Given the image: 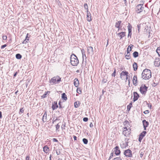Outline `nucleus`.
<instances>
[{"label": "nucleus", "mask_w": 160, "mask_h": 160, "mask_svg": "<svg viewBox=\"0 0 160 160\" xmlns=\"http://www.w3.org/2000/svg\"><path fill=\"white\" fill-rule=\"evenodd\" d=\"M142 78L145 80L148 79L151 77V71L148 69H145L142 73Z\"/></svg>", "instance_id": "f257e3e1"}, {"label": "nucleus", "mask_w": 160, "mask_h": 160, "mask_svg": "<svg viewBox=\"0 0 160 160\" xmlns=\"http://www.w3.org/2000/svg\"><path fill=\"white\" fill-rule=\"evenodd\" d=\"M70 62L73 66H77L79 63V61L77 56L74 54H72L70 57Z\"/></svg>", "instance_id": "f03ea898"}, {"label": "nucleus", "mask_w": 160, "mask_h": 160, "mask_svg": "<svg viewBox=\"0 0 160 160\" xmlns=\"http://www.w3.org/2000/svg\"><path fill=\"white\" fill-rule=\"evenodd\" d=\"M128 73L127 72L123 71L120 74V77L122 80H125L126 79L125 82H126L128 80L129 84L130 83V80L129 79H128Z\"/></svg>", "instance_id": "7ed1b4c3"}, {"label": "nucleus", "mask_w": 160, "mask_h": 160, "mask_svg": "<svg viewBox=\"0 0 160 160\" xmlns=\"http://www.w3.org/2000/svg\"><path fill=\"white\" fill-rule=\"evenodd\" d=\"M61 81V78L58 76H57L51 79L50 81V83L53 84H58Z\"/></svg>", "instance_id": "20e7f679"}, {"label": "nucleus", "mask_w": 160, "mask_h": 160, "mask_svg": "<svg viewBox=\"0 0 160 160\" xmlns=\"http://www.w3.org/2000/svg\"><path fill=\"white\" fill-rule=\"evenodd\" d=\"M148 87H147L145 84H142L140 88V91L142 94L145 95L148 90Z\"/></svg>", "instance_id": "39448f33"}, {"label": "nucleus", "mask_w": 160, "mask_h": 160, "mask_svg": "<svg viewBox=\"0 0 160 160\" xmlns=\"http://www.w3.org/2000/svg\"><path fill=\"white\" fill-rule=\"evenodd\" d=\"M143 6V4H140L137 6L136 12L137 13H140L143 10L144 7L142 6Z\"/></svg>", "instance_id": "423d86ee"}, {"label": "nucleus", "mask_w": 160, "mask_h": 160, "mask_svg": "<svg viewBox=\"0 0 160 160\" xmlns=\"http://www.w3.org/2000/svg\"><path fill=\"white\" fill-rule=\"evenodd\" d=\"M132 151L130 149H127L124 152V154L127 157H132Z\"/></svg>", "instance_id": "0eeeda50"}, {"label": "nucleus", "mask_w": 160, "mask_h": 160, "mask_svg": "<svg viewBox=\"0 0 160 160\" xmlns=\"http://www.w3.org/2000/svg\"><path fill=\"white\" fill-rule=\"evenodd\" d=\"M146 133L147 132L146 131H143L140 134L138 139V140L140 142H141L143 137L145 136Z\"/></svg>", "instance_id": "6e6552de"}, {"label": "nucleus", "mask_w": 160, "mask_h": 160, "mask_svg": "<svg viewBox=\"0 0 160 160\" xmlns=\"http://www.w3.org/2000/svg\"><path fill=\"white\" fill-rule=\"evenodd\" d=\"M88 52V53L91 55L94 54L93 48L91 46L88 47L87 48Z\"/></svg>", "instance_id": "1a4fd4ad"}, {"label": "nucleus", "mask_w": 160, "mask_h": 160, "mask_svg": "<svg viewBox=\"0 0 160 160\" xmlns=\"http://www.w3.org/2000/svg\"><path fill=\"white\" fill-rule=\"evenodd\" d=\"M114 149V152H115V154L117 155H119L120 154V151L118 146H116Z\"/></svg>", "instance_id": "9d476101"}, {"label": "nucleus", "mask_w": 160, "mask_h": 160, "mask_svg": "<svg viewBox=\"0 0 160 160\" xmlns=\"http://www.w3.org/2000/svg\"><path fill=\"white\" fill-rule=\"evenodd\" d=\"M154 65L156 67H159L160 65V59L159 58H156L154 62Z\"/></svg>", "instance_id": "9b49d317"}, {"label": "nucleus", "mask_w": 160, "mask_h": 160, "mask_svg": "<svg viewBox=\"0 0 160 160\" xmlns=\"http://www.w3.org/2000/svg\"><path fill=\"white\" fill-rule=\"evenodd\" d=\"M142 123L144 128V130H146V128L149 125V122L145 120L144 119L142 121Z\"/></svg>", "instance_id": "f8f14e48"}, {"label": "nucleus", "mask_w": 160, "mask_h": 160, "mask_svg": "<svg viewBox=\"0 0 160 160\" xmlns=\"http://www.w3.org/2000/svg\"><path fill=\"white\" fill-rule=\"evenodd\" d=\"M132 26L130 25V24L129 23V25L128 26V37H130L131 38L132 35Z\"/></svg>", "instance_id": "ddd939ff"}, {"label": "nucleus", "mask_w": 160, "mask_h": 160, "mask_svg": "<svg viewBox=\"0 0 160 160\" xmlns=\"http://www.w3.org/2000/svg\"><path fill=\"white\" fill-rule=\"evenodd\" d=\"M134 98L133 101L134 102L137 101L139 97V94L136 92H134L133 93Z\"/></svg>", "instance_id": "4468645a"}, {"label": "nucleus", "mask_w": 160, "mask_h": 160, "mask_svg": "<svg viewBox=\"0 0 160 160\" xmlns=\"http://www.w3.org/2000/svg\"><path fill=\"white\" fill-rule=\"evenodd\" d=\"M43 151L46 153H48L50 151L49 148L47 145H45L43 148Z\"/></svg>", "instance_id": "2eb2a0df"}, {"label": "nucleus", "mask_w": 160, "mask_h": 160, "mask_svg": "<svg viewBox=\"0 0 160 160\" xmlns=\"http://www.w3.org/2000/svg\"><path fill=\"white\" fill-rule=\"evenodd\" d=\"M117 35L118 36H119L120 38V39H121L125 36L126 33L125 32H122L118 33Z\"/></svg>", "instance_id": "dca6fc26"}, {"label": "nucleus", "mask_w": 160, "mask_h": 160, "mask_svg": "<svg viewBox=\"0 0 160 160\" xmlns=\"http://www.w3.org/2000/svg\"><path fill=\"white\" fill-rule=\"evenodd\" d=\"M133 84L135 86L138 85L137 76H134L132 80Z\"/></svg>", "instance_id": "f3484780"}, {"label": "nucleus", "mask_w": 160, "mask_h": 160, "mask_svg": "<svg viewBox=\"0 0 160 160\" xmlns=\"http://www.w3.org/2000/svg\"><path fill=\"white\" fill-rule=\"evenodd\" d=\"M74 84L75 87H78L79 84V81L78 79L76 78L74 79Z\"/></svg>", "instance_id": "a211bd4d"}, {"label": "nucleus", "mask_w": 160, "mask_h": 160, "mask_svg": "<svg viewBox=\"0 0 160 160\" xmlns=\"http://www.w3.org/2000/svg\"><path fill=\"white\" fill-rule=\"evenodd\" d=\"M58 106L57 104V102L55 101L54 102V104L52 103V108L53 110H54L55 109L58 108Z\"/></svg>", "instance_id": "6ab92c4d"}, {"label": "nucleus", "mask_w": 160, "mask_h": 160, "mask_svg": "<svg viewBox=\"0 0 160 160\" xmlns=\"http://www.w3.org/2000/svg\"><path fill=\"white\" fill-rule=\"evenodd\" d=\"M87 20L89 22H90L92 20L91 14L89 12H87Z\"/></svg>", "instance_id": "aec40b11"}, {"label": "nucleus", "mask_w": 160, "mask_h": 160, "mask_svg": "<svg viewBox=\"0 0 160 160\" xmlns=\"http://www.w3.org/2000/svg\"><path fill=\"white\" fill-rule=\"evenodd\" d=\"M122 22V21H119L116 22L115 23V27L116 28H118L121 27H120V24Z\"/></svg>", "instance_id": "412c9836"}, {"label": "nucleus", "mask_w": 160, "mask_h": 160, "mask_svg": "<svg viewBox=\"0 0 160 160\" xmlns=\"http://www.w3.org/2000/svg\"><path fill=\"white\" fill-rule=\"evenodd\" d=\"M80 104V102L79 101H76L74 103V107L75 108H77L79 106Z\"/></svg>", "instance_id": "4be33fe9"}, {"label": "nucleus", "mask_w": 160, "mask_h": 160, "mask_svg": "<svg viewBox=\"0 0 160 160\" xmlns=\"http://www.w3.org/2000/svg\"><path fill=\"white\" fill-rule=\"evenodd\" d=\"M133 68L134 71H136L138 68V65L137 63L134 62L133 64Z\"/></svg>", "instance_id": "5701e85b"}, {"label": "nucleus", "mask_w": 160, "mask_h": 160, "mask_svg": "<svg viewBox=\"0 0 160 160\" xmlns=\"http://www.w3.org/2000/svg\"><path fill=\"white\" fill-rule=\"evenodd\" d=\"M62 99L65 101L67 99V96L65 93H63L62 94Z\"/></svg>", "instance_id": "b1692460"}, {"label": "nucleus", "mask_w": 160, "mask_h": 160, "mask_svg": "<svg viewBox=\"0 0 160 160\" xmlns=\"http://www.w3.org/2000/svg\"><path fill=\"white\" fill-rule=\"evenodd\" d=\"M42 120L43 122H46L47 120V116L46 115H43Z\"/></svg>", "instance_id": "393cba45"}, {"label": "nucleus", "mask_w": 160, "mask_h": 160, "mask_svg": "<svg viewBox=\"0 0 160 160\" xmlns=\"http://www.w3.org/2000/svg\"><path fill=\"white\" fill-rule=\"evenodd\" d=\"M126 58L127 59H129L131 58L130 54L129 52H127V54L125 56Z\"/></svg>", "instance_id": "a878e982"}, {"label": "nucleus", "mask_w": 160, "mask_h": 160, "mask_svg": "<svg viewBox=\"0 0 160 160\" xmlns=\"http://www.w3.org/2000/svg\"><path fill=\"white\" fill-rule=\"evenodd\" d=\"M133 56L134 58H136L138 56V53L137 51H135L133 53Z\"/></svg>", "instance_id": "bb28decb"}, {"label": "nucleus", "mask_w": 160, "mask_h": 160, "mask_svg": "<svg viewBox=\"0 0 160 160\" xmlns=\"http://www.w3.org/2000/svg\"><path fill=\"white\" fill-rule=\"evenodd\" d=\"M132 102H130L129 105L128 106H127V110L128 111H129L130 110L131 108L132 107Z\"/></svg>", "instance_id": "cd10ccee"}, {"label": "nucleus", "mask_w": 160, "mask_h": 160, "mask_svg": "<svg viewBox=\"0 0 160 160\" xmlns=\"http://www.w3.org/2000/svg\"><path fill=\"white\" fill-rule=\"evenodd\" d=\"M22 55L19 53L17 54L16 55V58L18 59H20L22 58Z\"/></svg>", "instance_id": "c85d7f7f"}, {"label": "nucleus", "mask_w": 160, "mask_h": 160, "mask_svg": "<svg viewBox=\"0 0 160 160\" xmlns=\"http://www.w3.org/2000/svg\"><path fill=\"white\" fill-rule=\"evenodd\" d=\"M126 131H128V129L126 127H124V130L123 132V133L125 136H126Z\"/></svg>", "instance_id": "c756f323"}, {"label": "nucleus", "mask_w": 160, "mask_h": 160, "mask_svg": "<svg viewBox=\"0 0 160 160\" xmlns=\"http://www.w3.org/2000/svg\"><path fill=\"white\" fill-rule=\"evenodd\" d=\"M156 51L158 53V56L160 57V47H158V48Z\"/></svg>", "instance_id": "7c9ffc66"}, {"label": "nucleus", "mask_w": 160, "mask_h": 160, "mask_svg": "<svg viewBox=\"0 0 160 160\" xmlns=\"http://www.w3.org/2000/svg\"><path fill=\"white\" fill-rule=\"evenodd\" d=\"M84 8L85 9H86L87 12H88V4L87 3H85L84 5Z\"/></svg>", "instance_id": "2f4dec72"}, {"label": "nucleus", "mask_w": 160, "mask_h": 160, "mask_svg": "<svg viewBox=\"0 0 160 160\" xmlns=\"http://www.w3.org/2000/svg\"><path fill=\"white\" fill-rule=\"evenodd\" d=\"M82 141L84 143L86 144H87L88 143V140L85 138H84L82 139Z\"/></svg>", "instance_id": "473e14b6"}, {"label": "nucleus", "mask_w": 160, "mask_h": 160, "mask_svg": "<svg viewBox=\"0 0 160 160\" xmlns=\"http://www.w3.org/2000/svg\"><path fill=\"white\" fill-rule=\"evenodd\" d=\"M77 92L79 94H80L82 93L81 90L80 88H77Z\"/></svg>", "instance_id": "72a5a7b5"}, {"label": "nucleus", "mask_w": 160, "mask_h": 160, "mask_svg": "<svg viewBox=\"0 0 160 160\" xmlns=\"http://www.w3.org/2000/svg\"><path fill=\"white\" fill-rule=\"evenodd\" d=\"M50 92H48V91L45 92V93L42 96V98H44L45 97H46V95H47V94L48 93H49Z\"/></svg>", "instance_id": "f704fd0d"}, {"label": "nucleus", "mask_w": 160, "mask_h": 160, "mask_svg": "<svg viewBox=\"0 0 160 160\" xmlns=\"http://www.w3.org/2000/svg\"><path fill=\"white\" fill-rule=\"evenodd\" d=\"M56 153L57 155H59L60 153V149H56Z\"/></svg>", "instance_id": "c9c22d12"}, {"label": "nucleus", "mask_w": 160, "mask_h": 160, "mask_svg": "<svg viewBox=\"0 0 160 160\" xmlns=\"http://www.w3.org/2000/svg\"><path fill=\"white\" fill-rule=\"evenodd\" d=\"M60 127V126L58 124H57L56 125V130H58V129Z\"/></svg>", "instance_id": "e433bc0d"}, {"label": "nucleus", "mask_w": 160, "mask_h": 160, "mask_svg": "<svg viewBox=\"0 0 160 160\" xmlns=\"http://www.w3.org/2000/svg\"><path fill=\"white\" fill-rule=\"evenodd\" d=\"M116 72V70L115 68L113 73L112 74V76L115 77V76Z\"/></svg>", "instance_id": "4c0bfd02"}, {"label": "nucleus", "mask_w": 160, "mask_h": 160, "mask_svg": "<svg viewBox=\"0 0 160 160\" xmlns=\"http://www.w3.org/2000/svg\"><path fill=\"white\" fill-rule=\"evenodd\" d=\"M82 55V58H83V62L84 61V58H85V60L86 59L87 57H86V55L85 54H83Z\"/></svg>", "instance_id": "58836bf2"}, {"label": "nucleus", "mask_w": 160, "mask_h": 160, "mask_svg": "<svg viewBox=\"0 0 160 160\" xmlns=\"http://www.w3.org/2000/svg\"><path fill=\"white\" fill-rule=\"evenodd\" d=\"M158 84V82L155 83V82H153L152 84V86L154 87H155Z\"/></svg>", "instance_id": "ea45409f"}, {"label": "nucleus", "mask_w": 160, "mask_h": 160, "mask_svg": "<svg viewBox=\"0 0 160 160\" xmlns=\"http://www.w3.org/2000/svg\"><path fill=\"white\" fill-rule=\"evenodd\" d=\"M133 45L132 44H131L130 46H129L128 47V48H130V49H129V51H131V50H132V47H133Z\"/></svg>", "instance_id": "a19ab883"}, {"label": "nucleus", "mask_w": 160, "mask_h": 160, "mask_svg": "<svg viewBox=\"0 0 160 160\" xmlns=\"http://www.w3.org/2000/svg\"><path fill=\"white\" fill-rule=\"evenodd\" d=\"M88 120V118H83V121L84 122H87Z\"/></svg>", "instance_id": "79ce46f5"}, {"label": "nucleus", "mask_w": 160, "mask_h": 160, "mask_svg": "<svg viewBox=\"0 0 160 160\" xmlns=\"http://www.w3.org/2000/svg\"><path fill=\"white\" fill-rule=\"evenodd\" d=\"M2 38L4 40H6L7 38V36L5 35H3Z\"/></svg>", "instance_id": "37998d69"}, {"label": "nucleus", "mask_w": 160, "mask_h": 160, "mask_svg": "<svg viewBox=\"0 0 160 160\" xmlns=\"http://www.w3.org/2000/svg\"><path fill=\"white\" fill-rule=\"evenodd\" d=\"M143 113L145 114H147L149 113V111L148 110H147L143 112Z\"/></svg>", "instance_id": "c03bdc74"}, {"label": "nucleus", "mask_w": 160, "mask_h": 160, "mask_svg": "<svg viewBox=\"0 0 160 160\" xmlns=\"http://www.w3.org/2000/svg\"><path fill=\"white\" fill-rule=\"evenodd\" d=\"M113 160H122L120 158H114Z\"/></svg>", "instance_id": "a18cd8bd"}, {"label": "nucleus", "mask_w": 160, "mask_h": 160, "mask_svg": "<svg viewBox=\"0 0 160 160\" xmlns=\"http://www.w3.org/2000/svg\"><path fill=\"white\" fill-rule=\"evenodd\" d=\"M28 33L27 35V36L26 37V39H25V40L27 41H28L29 40V38L28 37Z\"/></svg>", "instance_id": "49530a36"}, {"label": "nucleus", "mask_w": 160, "mask_h": 160, "mask_svg": "<svg viewBox=\"0 0 160 160\" xmlns=\"http://www.w3.org/2000/svg\"><path fill=\"white\" fill-rule=\"evenodd\" d=\"M113 153H112L111 154V155H110V156L109 158V159H108V160H110V159L112 158V157L113 156Z\"/></svg>", "instance_id": "de8ad7c7"}, {"label": "nucleus", "mask_w": 160, "mask_h": 160, "mask_svg": "<svg viewBox=\"0 0 160 160\" xmlns=\"http://www.w3.org/2000/svg\"><path fill=\"white\" fill-rule=\"evenodd\" d=\"M6 46H7V45H6V44H4V45H2L1 46V48H2V49L3 48H5V47H6Z\"/></svg>", "instance_id": "09e8293b"}, {"label": "nucleus", "mask_w": 160, "mask_h": 160, "mask_svg": "<svg viewBox=\"0 0 160 160\" xmlns=\"http://www.w3.org/2000/svg\"><path fill=\"white\" fill-rule=\"evenodd\" d=\"M30 157L29 156H27L26 158V160H29Z\"/></svg>", "instance_id": "8fccbe9b"}, {"label": "nucleus", "mask_w": 160, "mask_h": 160, "mask_svg": "<svg viewBox=\"0 0 160 160\" xmlns=\"http://www.w3.org/2000/svg\"><path fill=\"white\" fill-rule=\"evenodd\" d=\"M137 27H138V31H139V29L140 28V27H141L140 25L139 24V25H138Z\"/></svg>", "instance_id": "3c124183"}, {"label": "nucleus", "mask_w": 160, "mask_h": 160, "mask_svg": "<svg viewBox=\"0 0 160 160\" xmlns=\"http://www.w3.org/2000/svg\"><path fill=\"white\" fill-rule=\"evenodd\" d=\"M28 41L25 40L22 42L23 44H26L28 42Z\"/></svg>", "instance_id": "603ef678"}, {"label": "nucleus", "mask_w": 160, "mask_h": 160, "mask_svg": "<svg viewBox=\"0 0 160 160\" xmlns=\"http://www.w3.org/2000/svg\"><path fill=\"white\" fill-rule=\"evenodd\" d=\"M53 141L54 142H58V140L56 138H53Z\"/></svg>", "instance_id": "864d4df0"}, {"label": "nucleus", "mask_w": 160, "mask_h": 160, "mask_svg": "<svg viewBox=\"0 0 160 160\" xmlns=\"http://www.w3.org/2000/svg\"><path fill=\"white\" fill-rule=\"evenodd\" d=\"M2 118V112L0 111V119Z\"/></svg>", "instance_id": "5fc2aeb1"}, {"label": "nucleus", "mask_w": 160, "mask_h": 160, "mask_svg": "<svg viewBox=\"0 0 160 160\" xmlns=\"http://www.w3.org/2000/svg\"><path fill=\"white\" fill-rule=\"evenodd\" d=\"M93 126V125L92 123V122H91L90 123V127L91 128H92V127Z\"/></svg>", "instance_id": "6e6d98bb"}, {"label": "nucleus", "mask_w": 160, "mask_h": 160, "mask_svg": "<svg viewBox=\"0 0 160 160\" xmlns=\"http://www.w3.org/2000/svg\"><path fill=\"white\" fill-rule=\"evenodd\" d=\"M81 51L82 54H84V50L83 49H82Z\"/></svg>", "instance_id": "4d7b16f0"}, {"label": "nucleus", "mask_w": 160, "mask_h": 160, "mask_svg": "<svg viewBox=\"0 0 160 160\" xmlns=\"http://www.w3.org/2000/svg\"><path fill=\"white\" fill-rule=\"evenodd\" d=\"M77 137L75 136H73V138L75 140H77Z\"/></svg>", "instance_id": "13d9d810"}, {"label": "nucleus", "mask_w": 160, "mask_h": 160, "mask_svg": "<svg viewBox=\"0 0 160 160\" xmlns=\"http://www.w3.org/2000/svg\"><path fill=\"white\" fill-rule=\"evenodd\" d=\"M17 72H16L13 75V77H15L17 75Z\"/></svg>", "instance_id": "bf43d9fd"}, {"label": "nucleus", "mask_w": 160, "mask_h": 160, "mask_svg": "<svg viewBox=\"0 0 160 160\" xmlns=\"http://www.w3.org/2000/svg\"><path fill=\"white\" fill-rule=\"evenodd\" d=\"M126 136H127L129 134V132H128V131H126Z\"/></svg>", "instance_id": "052dcab7"}, {"label": "nucleus", "mask_w": 160, "mask_h": 160, "mask_svg": "<svg viewBox=\"0 0 160 160\" xmlns=\"http://www.w3.org/2000/svg\"><path fill=\"white\" fill-rule=\"evenodd\" d=\"M121 27H120V28H118V30L117 32H119L120 29L121 30Z\"/></svg>", "instance_id": "680f3d73"}, {"label": "nucleus", "mask_w": 160, "mask_h": 160, "mask_svg": "<svg viewBox=\"0 0 160 160\" xmlns=\"http://www.w3.org/2000/svg\"><path fill=\"white\" fill-rule=\"evenodd\" d=\"M59 108H62V107L61 105V104H60V102H59Z\"/></svg>", "instance_id": "e2e57ef3"}, {"label": "nucleus", "mask_w": 160, "mask_h": 160, "mask_svg": "<svg viewBox=\"0 0 160 160\" xmlns=\"http://www.w3.org/2000/svg\"><path fill=\"white\" fill-rule=\"evenodd\" d=\"M65 127V125H63V126H62H62L61 127V128H64H64Z\"/></svg>", "instance_id": "0e129e2a"}, {"label": "nucleus", "mask_w": 160, "mask_h": 160, "mask_svg": "<svg viewBox=\"0 0 160 160\" xmlns=\"http://www.w3.org/2000/svg\"><path fill=\"white\" fill-rule=\"evenodd\" d=\"M51 155H50V157H49V160H51Z\"/></svg>", "instance_id": "69168bd1"}, {"label": "nucleus", "mask_w": 160, "mask_h": 160, "mask_svg": "<svg viewBox=\"0 0 160 160\" xmlns=\"http://www.w3.org/2000/svg\"><path fill=\"white\" fill-rule=\"evenodd\" d=\"M22 109H20V111L21 112H23V111L22 110Z\"/></svg>", "instance_id": "338daca9"}, {"label": "nucleus", "mask_w": 160, "mask_h": 160, "mask_svg": "<svg viewBox=\"0 0 160 160\" xmlns=\"http://www.w3.org/2000/svg\"><path fill=\"white\" fill-rule=\"evenodd\" d=\"M129 49L128 48H127V52H130V51H129Z\"/></svg>", "instance_id": "774afa93"}]
</instances>
